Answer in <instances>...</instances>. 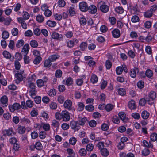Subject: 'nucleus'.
Here are the masks:
<instances>
[{"label":"nucleus","instance_id":"obj_1","mask_svg":"<svg viewBox=\"0 0 157 157\" xmlns=\"http://www.w3.org/2000/svg\"><path fill=\"white\" fill-rule=\"evenodd\" d=\"M101 2H99L97 5L98 10L104 13H107L109 10V6L105 4V3L103 2L102 4Z\"/></svg>","mask_w":157,"mask_h":157},{"label":"nucleus","instance_id":"obj_62","mask_svg":"<svg viewBox=\"0 0 157 157\" xmlns=\"http://www.w3.org/2000/svg\"><path fill=\"white\" fill-rule=\"evenodd\" d=\"M13 105L14 107L15 111L18 110L21 107V106L20 104L19 103H14Z\"/></svg>","mask_w":157,"mask_h":157},{"label":"nucleus","instance_id":"obj_3","mask_svg":"<svg viewBox=\"0 0 157 157\" xmlns=\"http://www.w3.org/2000/svg\"><path fill=\"white\" fill-rule=\"evenodd\" d=\"M79 6L80 10L82 12H85L88 10V5L85 2L82 1L80 2Z\"/></svg>","mask_w":157,"mask_h":157},{"label":"nucleus","instance_id":"obj_6","mask_svg":"<svg viewBox=\"0 0 157 157\" xmlns=\"http://www.w3.org/2000/svg\"><path fill=\"white\" fill-rule=\"evenodd\" d=\"M24 71H22L21 73L17 72L15 74V76L17 79L15 80L17 84L19 83L20 82L22 81L23 79V77L22 74Z\"/></svg>","mask_w":157,"mask_h":157},{"label":"nucleus","instance_id":"obj_53","mask_svg":"<svg viewBox=\"0 0 157 157\" xmlns=\"http://www.w3.org/2000/svg\"><path fill=\"white\" fill-rule=\"evenodd\" d=\"M9 141L10 144H14L17 143V140L15 137H13L9 139Z\"/></svg>","mask_w":157,"mask_h":157},{"label":"nucleus","instance_id":"obj_20","mask_svg":"<svg viewBox=\"0 0 157 157\" xmlns=\"http://www.w3.org/2000/svg\"><path fill=\"white\" fill-rule=\"evenodd\" d=\"M6 134L7 136H13L15 134V132L13 131L12 128H10L6 130L5 131Z\"/></svg>","mask_w":157,"mask_h":157},{"label":"nucleus","instance_id":"obj_14","mask_svg":"<svg viewBox=\"0 0 157 157\" xmlns=\"http://www.w3.org/2000/svg\"><path fill=\"white\" fill-rule=\"evenodd\" d=\"M72 103L70 100H67L64 103V106L66 109H69L72 106Z\"/></svg>","mask_w":157,"mask_h":157},{"label":"nucleus","instance_id":"obj_8","mask_svg":"<svg viewBox=\"0 0 157 157\" xmlns=\"http://www.w3.org/2000/svg\"><path fill=\"white\" fill-rule=\"evenodd\" d=\"M139 72L138 68L136 67H134V68L131 69L129 74L131 77L134 78L136 76V73H138Z\"/></svg>","mask_w":157,"mask_h":157},{"label":"nucleus","instance_id":"obj_40","mask_svg":"<svg viewBox=\"0 0 157 157\" xmlns=\"http://www.w3.org/2000/svg\"><path fill=\"white\" fill-rule=\"evenodd\" d=\"M30 44L32 47L34 48H36L38 46L37 42L35 40L31 41L30 42Z\"/></svg>","mask_w":157,"mask_h":157},{"label":"nucleus","instance_id":"obj_44","mask_svg":"<svg viewBox=\"0 0 157 157\" xmlns=\"http://www.w3.org/2000/svg\"><path fill=\"white\" fill-rule=\"evenodd\" d=\"M62 73L61 70L60 69H59L56 71L55 76L57 78H60L62 76Z\"/></svg>","mask_w":157,"mask_h":157},{"label":"nucleus","instance_id":"obj_7","mask_svg":"<svg viewBox=\"0 0 157 157\" xmlns=\"http://www.w3.org/2000/svg\"><path fill=\"white\" fill-rule=\"evenodd\" d=\"M52 37L54 39L61 41L63 40V36L56 32H53L51 35Z\"/></svg>","mask_w":157,"mask_h":157},{"label":"nucleus","instance_id":"obj_54","mask_svg":"<svg viewBox=\"0 0 157 157\" xmlns=\"http://www.w3.org/2000/svg\"><path fill=\"white\" fill-rule=\"evenodd\" d=\"M79 21L81 25H84L86 23V20L84 17H81L79 19Z\"/></svg>","mask_w":157,"mask_h":157},{"label":"nucleus","instance_id":"obj_59","mask_svg":"<svg viewBox=\"0 0 157 157\" xmlns=\"http://www.w3.org/2000/svg\"><path fill=\"white\" fill-rule=\"evenodd\" d=\"M86 109L89 111H92L94 109V107L92 105H87L85 107Z\"/></svg>","mask_w":157,"mask_h":157},{"label":"nucleus","instance_id":"obj_38","mask_svg":"<svg viewBox=\"0 0 157 157\" xmlns=\"http://www.w3.org/2000/svg\"><path fill=\"white\" fill-rule=\"evenodd\" d=\"M118 91L119 94L121 96L124 95L126 94V90L124 88L119 89Z\"/></svg>","mask_w":157,"mask_h":157},{"label":"nucleus","instance_id":"obj_18","mask_svg":"<svg viewBox=\"0 0 157 157\" xmlns=\"http://www.w3.org/2000/svg\"><path fill=\"white\" fill-rule=\"evenodd\" d=\"M135 105V101L133 100L130 101L128 103V107L131 110L134 109H136V107Z\"/></svg>","mask_w":157,"mask_h":157},{"label":"nucleus","instance_id":"obj_21","mask_svg":"<svg viewBox=\"0 0 157 157\" xmlns=\"http://www.w3.org/2000/svg\"><path fill=\"white\" fill-rule=\"evenodd\" d=\"M25 130L26 129L24 126L19 125L17 128L18 132L20 134L24 133L25 132Z\"/></svg>","mask_w":157,"mask_h":157},{"label":"nucleus","instance_id":"obj_36","mask_svg":"<svg viewBox=\"0 0 157 157\" xmlns=\"http://www.w3.org/2000/svg\"><path fill=\"white\" fill-rule=\"evenodd\" d=\"M101 154L104 156H107L109 155V152L106 148H104L101 150Z\"/></svg>","mask_w":157,"mask_h":157},{"label":"nucleus","instance_id":"obj_34","mask_svg":"<svg viewBox=\"0 0 157 157\" xmlns=\"http://www.w3.org/2000/svg\"><path fill=\"white\" fill-rule=\"evenodd\" d=\"M51 61L49 60V59L46 60L44 63V67H50L52 63Z\"/></svg>","mask_w":157,"mask_h":157},{"label":"nucleus","instance_id":"obj_17","mask_svg":"<svg viewBox=\"0 0 157 157\" xmlns=\"http://www.w3.org/2000/svg\"><path fill=\"white\" fill-rule=\"evenodd\" d=\"M149 98H147V101L148 102L150 101V99H151V100L153 101L154 99H155L156 98V93L154 91L151 92L149 94Z\"/></svg>","mask_w":157,"mask_h":157},{"label":"nucleus","instance_id":"obj_29","mask_svg":"<svg viewBox=\"0 0 157 157\" xmlns=\"http://www.w3.org/2000/svg\"><path fill=\"white\" fill-rule=\"evenodd\" d=\"M68 11L69 13L71 16H73L76 14L75 9L73 7H69Z\"/></svg>","mask_w":157,"mask_h":157},{"label":"nucleus","instance_id":"obj_46","mask_svg":"<svg viewBox=\"0 0 157 157\" xmlns=\"http://www.w3.org/2000/svg\"><path fill=\"white\" fill-rule=\"evenodd\" d=\"M105 109L108 112L111 111L113 108V105L111 104H108L105 106Z\"/></svg>","mask_w":157,"mask_h":157},{"label":"nucleus","instance_id":"obj_19","mask_svg":"<svg viewBox=\"0 0 157 157\" xmlns=\"http://www.w3.org/2000/svg\"><path fill=\"white\" fill-rule=\"evenodd\" d=\"M112 33L113 36L115 38H118L120 36V31L117 29L113 30L112 31Z\"/></svg>","mask_w":157,"mask_h":157},{"label":"nucleus","instance_id":"obj_37","mask_svg":"<svg viewBox=\"0 0 157 157\" xmlns=\"http://www.w3.org/2000/svg\"><path fill=\"white\" fill-rule=\"evenodd\" d=\"M150 139L152 141H156L157 140V134L156 133L151 134L150 136Z\"/></svg>","mask_w":157,"mask_h":157},{"label":"nucleus","instance_id":"obj_56","mask_svg":"<svg viewBox=\"0 0 157 157\" xmlns=\"http://www.w3.org/2000/svg\"><path fill=\"white\" fill-rule=\"evenodd\" d=\"M43 128L44 130L48 131L50 129V126L49 124H44L43 125Z\"/></svg>","mask_w":157,"mask_h":157},{"label":"nucleus","instance_id":"obj_61","mask_svg":"<svg viewBox=\"0 0 157 157\" xmlns=\"http://www.w3.org/2000/svg\"><path fill=\"white\" fill-rule=\"evenodd\" d=\"M12 34L13 36H17L18 35V29L16 28H13L11 31Z\"/></svg>","mask_w":157,"mask_h":157},{"label":"nucleus","instance_id":"obj_16","mask_svg":"<svg viewBox=\"0 0 157 157\" xmlns=\"http://www.w3.org/2000/svg\"><path fill=\"white\" fill-rule=\"evenodd\" d=\"M60 57L59 55L58 54H54L50 56L48 59L51 62H54Z\"/></svg>","mask_w":157,"mask_h":157},{"label":"nucleus","instance_id":"obj_30","mask_svg":"<svg viewBox=\"0 0 157 157\" xmlns=\"http://www.w3.org/2000/svg\"><path fill=\"white\" fill-rule=\"evenodd\" d=\"M42 59V58L40 56H36L33 62L35 64H38L41 61Z\"/></svg>","mask_w":157,"mask_h":157},{"label":"nucleus","instance_id":"obj_9","mask_svg":"<svg viewBox=\"0 0 157 157\" xmlns=\"http://www.w3.org/2000/svg\"><path fill=\"white\" fill-rule=\"evenodd\" d=\"M3 55L5 58L9 59L11 61L14 60V57L13 56H11L10 53L6 51H4L3 52Z\"/></svg>","mask_w":157,"mask_h":157},{"label":"nucleus","instance_id":"obj_39","mask_svg":"<svg viewBox=\"0 0 157 157\" xmlns=\"http://www.w3.org/2000/svg\"><path fill=\"white\" fill-rule=\"evenodd\" d=\"M2 38L4 39H7L9 36V33L6 31H4L2 33Z\"/></svg>","mask_w":157,"mask_h":157},{"label":"nucleus","instance_id":"obj_52","mask_svg":"<svg viewBox=\"0 0 157 157\" xmlns=\"http://www.w3.org/2000/svg\"><path fill=\"white\" fill-rule=\"evenodd\" d=\"M137 85L139 88L141 89L144 87V83L142 81H139L137 83Z\"/></svg>","mask_w":157,"mask_h":157},{"label":"nucleus","instance_id":"obj_45","mask_svg":"<svg viewBox=\"0 0 157 157\" xmlns=\"http://www.w3.org/2000/svg\"><path fill=\"white\" fill-rule=\"evenodd\" d=\"M13 148L15 151H18L21 149V145L17 143L13 144Z\"/></svg>","mask_w":157,"mask_h":157},{"label":"nucleus","instance_id":"obj_60","mask_svg":"<svg viewBox=\"0 0 157 157\" xmlns=\"http://www.w3.org/2000/svg\"><path fill=\"white\" fill-rule=\"evenodd\" d=\"M143 39L145 40L147 42H149L152 40V37L151 35H148L145 37H143Z\"/></svg>","mask_w":157,"mask_h":157},{"label":"nucleus","instance_id":"obj_47","mask_svg":"<svg viewBox=\"0 0 157 157\" xmlns=\"http://www.w3.org/2000/svg\"><path fill=\"white\" fill-rule=\"evenodd\" d=\"M36 83L38 86L39 87H41L43 86L44 84L43 80L42 79L37 80L36 81Z\"/></svg>","mask_w":157,"mask_h":157},{"label":"nucleus","instance_id":"obj_4","mask_svg":"<svg viewBox=\"0 0 157 157\" xmlns=\"http://www.w3.org/2000/svg\"><path fill=\"white\" fill-rule=\"evenodd\" d=\"M62 119L65 122L68 121L70 118L69 113L66 111H63L61 112Z\"/></svg>","mask_w":157,"mask_h":157},{"label":"nucleus","instance_id":"obj_22","mask_svg":"<svg viewBox=\"0 0 157 157\" xmlns=\"http://www.w3.org/2000/svg\"><path fill=\"white\" fill-rule=\"evenodd\" d=\"M115 11L118 13L122 14L124 12V9L122 7L118 6L115 8Z\"/></svg>","mask_w":157,"mask_h":157},{"label":"nucleus","instance_id":"obj_33","mask_svg":"<svg viewBox=\"0 0 157 157\" xmlns=\"http://www.w3.org/2000/svg\"><path fill=\"white\" fill-rule=\"evenodd\" d=\"M152 14L153 13L150 10H148L144 13V17L147 18L150 17L152 16Z\"/></svg>","mask_w":157,"mask_h":157},{"label":"nucleus","instance_id":"obj_13","mask_svg":"<svg viewBox=\"0 0 157 157\" xmlns=\"http://www.w3.org/2000/svg\"><path fill=\"white\" fill-rule=\"evenodd\" d=\"M29 49V46L28 44H26L23 46L21 51L22 53L24 55H27Z\"/></svg>","mask_w":157,"mask_h":157},{"label":"nucleus","instance_id":"obj_55","mask_svg":"<svg viewBox=\"0 0 157 157\" xmlns=\"http://www.w3.org/2000/svg\"><path fill=\"white\" fill-rule=\"evenodd\" d=\"M139 17L136 15H134L132 16L131 19V21L133 22H136L139 21Z\"/></svg>","mask_w":157,"mask_h":157},{"label":"nucleus","instance_id":"obj_41","mask_svg":"<svg viewBox=\"0 0 157 157\" xmlns=\"http://www.w3.org/2000/svg\"><path fill=\"white\" fill-rule=\"evenodd\" d=\"M90 80L93 83H96L98 80V77L95 75H93L91 77Z\"/></svg>","mask_w":157,"mask_h":157},{"label":"nucleus","instance_id":"obj_2","mask_svg":"<svg viewBox=\"0 0 157 157\" xmlns=\"http://www.w3.org/2000/svg\"><path fill=\"white\" fill-rule=\"evenodd\" d=\"M42 144L39 141L36 142L35 144H33L30 146V149L33 151L35 148L40 150L42 149Z\"/></svg>","mask_w":157,"mask_h":157},{"label":"nucleus","instance_id":"obj_57","mask_svg":"<svg viewBox=\"0 0 157 157\" xmlns=\"http://www.w3.org/2000/svg\"><path fill=\"white\" fill-rule=\"evenodd\" d=\"M150 153V151L147 148L144 149L142 151V154L143 155L146 156L149 154Z\"/></svg>","mask_w":157,"mask_h":157},{"label":"nucleus","instance_id":"obj_58","mask_svg":"<svg viewBox=\"0 0 157 157\" xmlns=\"http://www.w3.org/2000/svg\"><path fill=\"white\" fill-rule=\"evenodd\" d=\"M123 71V69L122 67H118L116 69V73L118 75H120L121 74Z\"/></svg>","mask_w":157,"mask_h":157},{"label":"nucleus","instance_id":"obj_35","mask_svg":"<svg viewBox=\"0 0 157 157\" xmlns=\"http://www.w3.org/2000/svg\"><path fill=\"white\" fill-rule=\"evenodd\" d=\"M118 115L120 119L124 121L126 119V115L124 112H120L119 113Z\"/></svg>","mask_w":157,"mask_h":157},{"label":"nucleus","instance_id":"obj_28","mask_svg":"<svg viewBox=\"0 0 157 157\" xmlns=\"http://www.w3.org/2000/svg\"><path fill=\"white\" fill-rule=\"evenodd\" d=\"M24 44V41L22 39L19 40L16 44V46L17 48H20L23 46Z\"/></svg>","mask_w":157,"mask_h":157},{"label":"nucleus","instance_id":"obj_51","mask_svg":"<svg viewBox=\"0 0 157 157\" xmlns=\"http://www.w3.org/2000/svg\"><path fill=\"white\" fill-rule=\"evenodd\" d=\"M22 57L21 53L17 52L15 56V58L17 60H20L22 59Z\"/></svg>","mask_w":157,"mask_h":157},{"label":"nucleus","instance_id":"obj_49","mask_svg":"<svg viewBox=\"0 0 157 157\" xmlns=\"http://www.w3.org/2000/svg\"><path fill=\"white\" fill-rule=\"evenodd\" d=\"M146 75L148 78H150L153 76V72L150 70H147L145 72Z\"/></svg>","mask_w":157,"mask_h":157},{"label":"nucleus","instance_id":"obj_24","mask_svg":"<svg viewBox=\"0 0 157 157\" xmlns=\"http://www.w3.org/2000/svg\"><path fill=\"white\" fill-rule=\"evenodd\" d=\"M78 111H82L84 109L85 106L83 103L81 102H78Z\"/></svg>","mask_w":157,"mask_h":157},{"label":"nucleus","instance_id":"obj_31","mask_svg":"<svg viewBox=\"0 0 157 157\" xmlns=\"http://www.w3.org/2000/svg\"><path fill=\"white\" fill-rule=\"evenodd\" d=\"M47 25L49 26L52 27L56 26V23L54 21L48 20L47 22Z\"/></svg>","mask_w":157,"mask_h":157},{"label":"nucleus","instance_id":"obj_25","mask_svg":"<svg viewBox=\"0 0 157 157\" xmlns=\"http://www.w3.org/2000/svg\"><path fill=\"white\" fill-rule=\"evenodd\" d=\"M44 17L41 15H38L36 17V20L39 23H41L42 22L44 21Z\"/></svg>","mask_w":157,"mask_h":157},{"label":"nucleus","instance_id":"obj_42","mask_svg":"<svg viewBox=\"0 0 157 157\" xmlns=\"http://www.w3.org/2000/svg\"><path fill=\"white\" fill-rule=\"evenodd\" d=\"M87 44L86 42H82L80 45V47L81 50L84 51L87 48Z\"/></svg>","mask_w":157,"mask_h":157},{"label":"nucleus","instance_id":"obj_26","mask_svg":"<svg viewBox=\"0 0 157 157\" xmlns=\"http://www.w3.org/2000/svg\"><path fill=\"white\" fill-rule=\"evenodd\" d=\"M59 122L56 120H53L52 121V125L55 128L58 129L59 126Z\"/></svg>","mask_w":157,"mask_h":157},{"label":"nucleus","instance_id":"obj_11","mask_svg":"<svg viewBox=\"0 0 157 157\" xmlns=\"http://www.w3.org/2000/svg\"><path fill=\"white\" fill-rule=\"evenodd\" d=\"M89 12L91 14H95L97 12V8L95 6L91 5L88 7Z\"/></svg>","mask_w":157,"mask_h":157},{"label":"nucleus","instance_id":"obj_32","mask_svg":"<svg viewBox=\"0 0 157 157\" xmlns=\"http://www.w3.org/2000/svg\"><path fill=\"white\" fill-rule=\"evenodd\" d=\"M87 119L86 117H84L81 119V120L77 121V123L79 125H83L86 122Z\"/></svg>","mask_w":157,"mask_h":157},{"label":"nucleus","instance_id":"obj_27","mask_svg":"<svg viewBox=\"0 0 157 157\" xmlns=\"http://www.w3.org/2000/svg\"><path fill=\"white\" fill-rule=\"evenodd\" d=\"M73 82L72 78L71 77H69L66 80V85L68 86H70L73 84Z\"/></svg>","mask_w":157,"mask_h":157},{"label":"nucleus","instance_id":"obj_50","mask_svg":"<svg viewBox=\"0 0 157 157\" xmlns=\"http://www.w3.org/2000/svg\"><path fill=\"white\" fill-rule=\"evenodd\" d=\"M79 153L81 156H85L86 154V151L85 148H81L79 151Z\"/></svg>","mask_w":157,"mask_h":157},{"label":"nucleus","instance_id":"obj_10","mask_svg":"<svg viewBox=\"0 0 157 157\" xmlns=\"http://www.w3.org/2000/svg\"><path fill=\"white\" fill-rule=\"evenodd\" d=\"M8 99L7 96L4 95L1 98V102L3 105V107H6L8 105Z\"/></svg>","mask_w":157,"mask_h":157},{"label":"nucleus","instance_id":"obj_15","mask_svg":"<svg viewBox=\"0 0 157 157\" xmlns=\"http://www.w3.org/2000/svg\"><path fill=\"white\" fill-rule=\"evenodd\" d=\"M149 115L150 114L148 112L144 110L142 112L141 116L143 119L146 120L148 118Z\"/></svg>","mask_w":157,"mask_h":157},{"label":"nucleus","instance_id":"obj_48","mask_svg":"<svg viewBox=\"0 0 157 157\" xmlns=\"http://www.w3.org/2000/svg\"><path fill=\"white\" fill-rule=\"evenodd\" d=\"M58 5L59 7H63L66 5V2L64 0H59Z\"/></svg>","mask_w":157,"mask_h":157},{"label":"nucleus","instance_id":"obj_43","mask_svg":"<svg viewBox=\"0 0 157 157\" xmlns=\"http://www.w3.org/2000/svg\"><path fill=\"white\" fill-rule=\"evenodd\" d=\"M48 95L51 96L53 97L56 94V91L54 89H51L48 92Z\"/></svg>","mask_w":157,"mask_h":157},{"label":"nucleus","instance_id":"obj_23","mask_svg":"<svg viewBox=\"0 0 157 157\" xmlns=\"http://www.w3.org/2000/svg\"><path fill=\"white\" fill-rule=\"evenodd\" d=\"M143 143L144 145L147 147L152 148L153 146V144L151 143V142L150 141L149 143L145 140H144L143 141Z\"/></svg>","mask_w":157,"mask_h":157},{"label":"nucleus","instance_id":"obj_5","mask_svg":"<svg viewBox=\"0 0 157 157\" xmlns=\"http://www.w3.org/2000/svg\"><path fill=\"white\" fill-rule=\"evenodd\" d=\"M70 126L72 129L74 130L75 131H78L80 128V126L77 123V121H72L70 123Z\"/></svg>","mask_w":157,"mask_h":157},{"label":"nucleus","instance_id":"obj_63","mask_svg":"<svg viewBox=\"0 0 157 157\" xmlns=\"http://www.w3.org/2000/svg\"><path fill=\"white\" fill-rule=\"evenodd\" d=\"M46 133L44 131H41L39 134V137L41 139H44L46 137Z\"/></svg>","mask_w":157,"mask_h":157},{"label":"nucleus","instance_id":"obj_12","mask_svg":"<svg viewBox=\"0 0 157 157\" xmlns=\"http://www.w3.org/2000/svg\"><path fill=\"white\" fill-rule=\"evenodd\" d=\"M17 19L18 22L21 24L22 27L24 29H26L27 28V26L24 21V19L22 17H19Z\"/></svg>","mask_w":157,"mask_h":157},{"label":"nucleus","instance_id":"obj_64","mask_svg":"<svg viewBox=\"0 0 157 157\" xmlns=\"http://www.w3.org/2000/svg\"><path fill=\"white\" fill-rule=\"evenodd\" d=\"M33 105V102L30 100H28L26 102V105L29 107H32Z\"/></svg>","mask_w":157,"mask_h":157}]
</instances>
